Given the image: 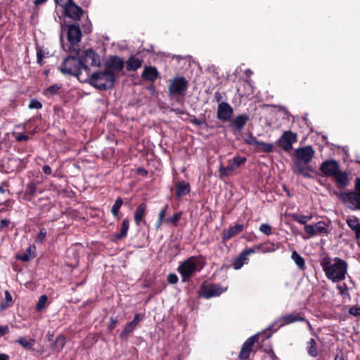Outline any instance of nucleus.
<instances>
[{
    "label": "nucleus",
    "instance_id": "6",
    "mask_svg": "<svg viewBox=\"0 0 360 360\" xmlns=\"http://www.w3.org/2000/svg\"><path fill=\"white\" fill-rule=\"evenodd\" d=\"M59 70L63 75L78 77L82 70V63L76 57L69 56L64 60Z\"/></svg>",
    "mask_w": 360,
    "mask_h": 360
},
{
    "label": "nucleus",
    "instance_id": "57",
    "mask_svg": "<svg viewBox=\"0 0 360 360\" xmlns=\"http://www.w3.org/2000/svg\"><path fill=\"white\" fill-rule=\"evenodd\" d=\"M248 143L250 145H254L257 147L259 146V143H260V141H257L255 137H251L250 139L248 141Z\"/></svg>",
    "mask_w": 360,
    "mask_h": 360
},
{
    "label": "nucleus",
    "instance_id": "7",
    "mask_svg": "<svg viewBox=\"0 0 360 360\" xmlns=\"http://www.w3.org/2000/svg\"><path fill=\"white\" fill-rule=\"evenodd\" d=\"M226 287H222L219 284L209 283L202 285L200 288V295L207 299L219 296L226 291Z\"/></svg>",
    "mask_w": 360,
    "mask_h": 360
},
{
    "label": "nucleus",
    "instance_id": "36",
    "mask_svg": "<svg viewBox=\"0 0 360 360\" xmlns=\"http://www.w3.org/2000/svg\"><path fill=\"white\" fill-rule=\"evenodd\" d=\"M247 261L248 258L241 252L240 255L233 260L232 265L235 269L238 270L240 269Z\"/></svg>",
    "mask_w": 360,
    "mask_h": 360
},
{
    "label": "nucleus",
    "instance_id": "62",
    "mask_svg": "<svg viewBox=\"0 0 360 360\" xmlns=\"http://www.w3.org/2000/svg\"><path fill=\"white\" fill-rule=\"evenodd\" d=\"M214 98L217 102H219L222 98V96L219 92H216L214 94Z\"/></svg>",
    "mask_w": 360,
    "mask_h": 360
},
{
    "label": "nucleus",
    "instance_id": "31",
    "mask_svg": "<svg viewBox=\"0 0 360 360\" xmlns=\"http://www.w3.org/2000/svg\"><path fill=\"white\" fill-rule=\"evenodd\" d=\"M291 259L294 261L299 269L304 270L306 268L304 259L300 255L297 251H292Z\"/></svg>",
    "mask_w": 360,
    "mask_h": 360
},
{
    "label": "nucleus",
    "instance_id": "51",
    "mask_svg": "<svg viewBox=\"0 0 360 360\" xmlns=\"http://www.w3.org/2000/svg\"><path fill=\"white\" fill-rule=\"evenodd\" d=\"M72 1V0H55L56 6L61 7L62 8Z\"/></svg>",
    "mask_w": 360,
    "mask_h": 360
},
{
    "label": "nucleus",
    "instance_id": "38",
    "mask_svg": "<svg viewBox=\"0 0 360 360\" xmlns=\"http://www.w3.org/2000/svg\"><path fill=\"white\" fill-rule=\"evenodd\" d=\"M181 215H182L181 212H176L172 217L165 219V223L167 226H174L176 224L178 221L180 219V218L181 217Z\"/></svg>",
    "mask_w": 360,
    "mask_h": 360
},
{
    "label": "nucleus",
    "instance_id": "29",
    "mask_svg": "<svg viewBox=\"0 0 360 360\" xmlns=\"http://www.w3.org/2000/svg\"><path fill=\"white\" fill-rule=\"evenodd\" d=\"M142 65V60L133 56L129 58L127 62V69L129 71L136 70L141 68Z\"/></svg>",
    "mask_w": 360,
    "mask_h": 360
},
{
    "label": "nucleus",
    "instance_id": "11",
    "mask_svg": "<svg viewBox=\"0 0 360 360\" xmlns=\"http://www.w3.org/2000/svg\"><path fill=\"white\" fill-rule=\"evenodd\" d=\"M297 140V136L291 131H285L278 140V143L284 150L288 151L292 148V144Z\"/></svg>",
    "mask_w": 360,
    "mask_h": 360
},
{
    "label": "nucleus",
    "instance_id": "10",
    "mask_svg": "<svg viewBox=\"0 0 360 360\" xmlns=\"http://www.w3.org/2000/svg\"><path fill=\"white\" fill-rule=\"evenodd\" d=\"M305 232L309 235V238L319 234H326L328 233V225L323 221H318L314 224H305Z\"/></svg>",
    "mask_w": 360,
    "mask_h": 360
},
{
    "label": "nucleus",
    "instance_id": "5",
    "mask_svg": "<svg viewBox=\"0 0 360 360\" xmlns=\"http://www.w3.org/2000/svg\"><path fill=\"white\" fill-rule=\"evenodd\" d=\"M115 76L108 72L105 69L92 74L90 77V84L100 90L112 88L115 82Z\"/></svg>",
    "mask_w": 360,
    "mask_h": 360
},
{
    "label": "nucleus",
    "instance_id": "47",
    "mask_svg": "<svg viewBox=\"0 0 360 360\" xmlns=\"http://www.w3.org/2000/svg\"><path fill=\"white\" fill-rule=\"evenodd\" d=\"M259 252V245H255L252 248L244 250L242 252L245 255V257L248 258V256L250 254L255 253Z\"/></svg>",
    "mask_w": 360,
    "mask_h": 360
},
{
    "label": "nucleus",
    "instance_id": "34",
    "mask_svg": "<svg viewBox=\"0 0 360 360\" xmlns=\"http://www.w3.org/2000/svg\"><path fill=\"white\" fill-rule=\"evenodd\" d=\"M291 218L295 221L305 226V224H307V221H310L312 219V215H301L292 214H291Z\"/></svg>",
    "mask_w": 360,
    "mask_h": 360
},
{
    "label": "nucleus",
    "instance_id": "12",
    "mask_svg": "<svg viewBox=\"0 0 360 360\" xmlns=\"http://www.w3.org/2000/svg\"><path fill=\"white\" fill-rule=\"evenodd\" d=\"M124 68V61L117 56L111 57L105 63V70L112 73L117 78V73L120 72Z\"/></svg>",
    "mask_w": 360,
    "mask_h": 360
},
{
    "label": "nucleus",
    "instance_id": "39",
    "mask_svg": "<svg viewBox=\"0 0 360 360\" xmlns=\"http://www.w3.org/2000/svg\"><path fill=\"white\" fill-rule=\"evenodd\" d=\"M61 89L60 84H53L49 86L44 92V94L46 96H53L58 93L59 90Z\"/></svg>",
    "mask_w": 360,
    "mask_h": 360
},
{
    "label": "nucleus",
    "instance_id": "4",
    "mask_svg": "<svg viewBox=\"0 0 360 360\" xmlns=\"http://www.w3.org/2000/svg\"><path fill=\"white\" fill-rule=\"evenodd\" d=\"M350 209L360 210V178L356 179L354 192H334Z\"/></svg>",
    "mask_w": 360,
    "mask_h": 360
},
{
    "label": "nucleus",
    "instance_id": "21",
    "mask_svg": "<svg viewBox=\"0 0 360 360\" xmlns=\"http://www.w3.org/2000/svg\"><path fill=\"white\" fill-rule=\"evenodd\" d=\"M333 177L340 188H345L349 184V174L346 172L339 169Z\"/></svg>",
    "mask_w": 360,
    "mask_h": 360
},
{
    "label": "nucleus",
    "instance_id": "41",
    "mask_svg": "<svg viewBox=\"0 0 360 360\" xmlns=\"http://www.w3.org/2000/svg\"><path fill=\"white\" fill-rule=\"evenodd\" d=\"M122 204H123L122 199L121 198H118L115 200V202L113 205V206L112 207L111 212H112V215L117 219H119L118 213H119V210H120V207H122Z\"/></svg>",
    "mask_w": 360,
    "mask_h": 360
},
{
    "label": "nucleus",
    "instance_id": "16",
    "mask_svg": "<svg viewBox=\"0 0 360 360\" xmlns=\"http://www.w3.org/2000/svg\"><path fill=\"white\" fill-rule=\"evenodd\" d=\"M296 321H306L309 327L311 324L309 321L306 320L304 317L300 316L299 314H290L282 316L278 320H277L272 326L279 323V327L290 324Z\"/></svg>",
    "mask_w": 360,
    "mask_h": 360
},
{
    "label": "nucleus",
    "instance_id": "45",
    "mask_svg": "<svg viewBox=\"0 0 360 360\" xmlns=\"http://www.w3.org/2000/svg\"><path fill=\"white\" fill-rule=\"evenodd\" d=\"M47 54H48V53H46L42 49H37V63L41 65L43 59L45 57H46Z\"/></svg>",
    "mask_w": 360,
    "mask_h": 360
},
{
    "label": "nucleus",
    "instance_id": "63",
    "mask_svg": "<svg viewBox=\"0 0 360 360\" xmlns=\"http://www.w3.org/2000/svg\"><path fill=\"white\" fill-rule=\"evenodd\" d=\"M46 338H47V340L49 341V342H53V333H51V332H49L46 335Z\"/></svg>",
    "mask_w": 360,
    "mask_h": 360
},
{
    "label": "nucleus",
    "instance_id": "19",
    "mask_svg": "<svg viewBox=\"0 0 360 360\" xmlns=\"http://www.w3.org/2000/svg\"><path fill=\"white\" fill-rule=\"evenodd\" d=\"M81 37L82 31L79 27L75 24L70 25L68 32V41L72 44H77L80 41Z\"/></svg>",
    "mask_w": 360,
    "mask_h": 360
},
{
    "label": "nucleus",
    "instance_id": "26",
    "mask_svg": "<svg viewBox=\"0 0 360 360\" xmlns=\"http://www.w3.org/2000/svg\"><path fill=\"white\" fill-rule=\"evenodd\" d=\"M65 345V338L63 335L58 336L51 344V348L53 352L59 353Z\"/></svg>",
    "mask_w": 360,
    "mask_h": 360
},
{
    "label": "nucleus",
    "instance_id": "22",
    "mask_svg": "<svg viewBox=\"0 0 360 360\" xmlns=\"http://www.w3.org/2000/svg\"><path fill=\"white\" fill-rule=\"evenodd\" d=\"M244 229V226L243 224H237L233 226H230L228 229L224 230L222 232V239L224 241H226L231 239L232 237L236 236V234L242 232Z\"/></svg>",
    "mask_w": 360,
    "mask_h": 360
},
{
    "label": "nucleus",
    "instance_id": "20",
    "mask_svg": "<svg viewBox=\"0 0 360 360\" xmlns=\"http://www.w3.org/2000/svg\"><path fill=\"white\" fill-rule=\"evenodd\" d=\"M248 120L249 117L245 114L238 115L232 120L230 124V127L232 128L234 132H240Z\"/></svg>",
    "mask_w": 360,
    "mask_h": 360
},
{
    "label": "nucleus",
    "instance_id": "40",
    "mask_svg": "<svg viewBox=\"0 0 360 360\" xmlns=\"http://www.w3.org/2000/svg\"><path fill=\"white\" fill-rule=\"evenodd\" d=\"M258 150L264 153H271L274 150V146L273 143H264L260 141L259 146L257 147Z\"/></svg>",
    "mask_w": 360,
    "mask_h": 360
},
{
    "label": "nucleus",
    "instance_id": "42",
    "mask_svg": "<svg viewBox=\"0 0 360 360\" xmlns=\"http://www.w3.org/2000/svg\"><path fill=\"white\" fill-rule=\"evenodd\" d=\"M259 230L266 236H270L272 233V228L268 224H262L259 228Z\"/></svg>",
    "mask_w": 360,
    "mask_h": 360
},
{
    "label": "nucleus",
    "instance_id": "35",
    "mask_svg": "<svg viewBox=\"0 0 360 360\" xmlns=\"http://www.w3.org/2000/svg\"><path fill=\"white\" fill-rule=\"evenodd\" d=\"M167 208H168V205H166L160 210V211L158 214V219L155 224L156 230H159L161 228L163 223H165V217Z\"/></svg>",
    "mask_w": 360,
    "mask_h": 360
},
{
    "label": "nucleus",
    "instance_id": "17",
    "mask_svg": "<svg viewBox=\"0 0 360 360\" xmlns=\"http://www.w3.org/2000/svg\"><path fill=\"white\" fill-rule=\"evenodd\" d=\"M258 334L249 338L243 345L239 353V358L241 360H246L249 358L250 352L252 351V347L258 338Z\"/></svg>",
    "mask_w": 360,
    "mask_h": 360
},
{
    "label": "nucleus",
    "instance_id": "27",
    "mask_svg": "<svg viewBox=\"0 0 360 360\" xmlns=\"http://www.w3.org/2000/svg\"><path fill=\"white\" fill-rule=\"evenodd\" d=\"M35 250L34 245H30L25 252L22 255H18L17 258L23 262H28L35 257Z\"/></svg>",
    "mask_w": 360,
    "mask_h": 360
},
{
    "label": "nucleus",
    "instance_id": "33",
    "mask_svg": "<svg viewBox=\"0 0 360 360\" xmlns=\"http://www.w3.org/2000/svg\"><path fill=\"white\" fill-rule=\"evenodd\" d=\"M307 352L311 356L316 357L318 356L316 342L314 338H311L307 342Z\"/></svg>",
    "mask_w": 360,
    "mask_h": 360
},
{
    "label": "nucleus",
    "instance_id": "46",
    "mask_svg": "<svg viewBox=\"0 0 360 360\" xmlns=\"http://www.w3.org/2000/svg\"><path fill=\"white\" fill-rule=\"evenodd\" d=\"M46 236V231L44 228H42L40 230L39 234L37 235V236L36 238V242L42 243L44 242Z\"/></svg>",
    "mask_w": 360,
    "mask_h": 360
},
{
    "label": "nucleus",
    "instance_id": "50",
    "mask_svg": "<svg viewBox=\"0 0 360 360\" xmlns=\"http://www.w3.org/2000/svg\"><path fill=\"white\" fill-rule=\"evenodd\" d=\"M46 301H47V296L46 295H41L39 299V301L37 302V309L41 310L42 309L46 303Z\"/></svg>",
    "mask_w": 360,
    "mask_h": 360
},
{
    "label": "nucleus",
    "instance_id": "44",
    "mask_svg": "<svg viewBox=\"0 0 360 360\" xmlns=\"http://www.w3.org/2000/svg\"><path fill=\"white\" fill-rule=\"evenodd\" d=\"M136 326H135L131 321L129 323L126 327L124 328V330L121 333L120 335L121 337H124L128 333L132 332L135 328Z\"/></svg>",
    "mask_w": 360,
    "mask_h": 360
},
{
    "label": "nucleus",
    "instance_id": "64",
    "mask_svg": "<svg viewBox=\"0 0 360 360\" xmlns=\"http://www.w3.org/2000/svg\"><path fill=\"white\" fill-rule=\"evenodd\" d=\"M334 360H345L342 354H337Z\"/></svg>",
    "mask_w": 360,
    "mask_h": 360
},
{
    "label": "nucleus",
    "instance_id": "14",
    "mask_svg": "<svg viewBox=\"0 0 360 360\" xmlns=\"http://www.w3.org/2000/svg\"><path fill=\"white\" fill-rule=\"evenodd\" d=\"M63 15L73 20H79L83 13L82 9L73 1L63 8Z\"/></svg>",
    "mask_w": 360,
    "mask_h": 360
},
{
    "label": "nucleus",
    "instance_id": "2",
    "mask_svg": "<svg viewBox=\"0 0 360 360\" xmlns=\"http://www.w3.org/2000/svg\"><path fill=\"white\" fill-rule=\"evenodd\" d=\"M315 151L311 146L298 148L295 150V160L292 166L293 172L304 177H311L312 169L307 165L314 156Z\"/></svg>",
    "mask_w": 360,
    "mask_h": 360
},
{
    "label": "nucleus",
    "instance_id": "60",
    "mask_svg": "<svg viewBox=\"0 0 360 360\" xmlns=\"http://www.w3.org/2000/svg\"><path fill=\"white\" fill-rule=\"evenodd\" d=\"M46 1L47 0H34V4L35 6H39L41 4L46 3Z\"/></svg>",
    "mask_w": 360,
    "mask_h": 360
},
{
    "label": "nucleus",
    "instance_id": "23",
    "mask_svg": "<svg viewBox=\"0 0 360 360\" xmlns=\"http://www.w3.org/2000/svg\"><path fill=\"white\" fill-rule=\"evenodd\" d=\"M346 222L348 226L355 233L356 239H360V219L352 216L349 217Z\"/></svg>",
    "mask_w": 360,
    "mask_h": 360
},
{
    "label": "nucleus",
    "instance_id": "32",
    "mask_svg": "<svg viewBox=\"0 0 360 360\" xmlns=\"http://www.w3.org/2000/svg\"><path fill=\"white\" fill-rule=\"evenodd\" d=\"M129 227V221L128 219H124L122 223L121 231L120 233L116 234L115 238L116 240H120L123 238H125L127 235V232Z\"/></svg>",
    "mask_w": 360,
    "mask_h": 360
},
{
    "label": "nucleus",
    "instance_id": "28",
    "mask_svg": "<svg viewBox=\"0 0 360 360\" xmlns=\"http://www.w3.org/2000/svg\"><path fill=\"white\" fill-rule=\"evenodd\" d=\"M191 188L188 183L186 181H179L176 184V195L181 197L190 193Z\"/></svg>",
    "mask_w": 360,
    "mask_h": 360
},
{
    "label": "nucleus",
    "instance_id": "18",
    "mask_svg": "<svg viewBox=\"0 0 360 360\" xmlns=\"http://www.w3.org/2000/svg\"><path fill=\"white\" fill-rule=\"evenodd\" d=\"M320 170L324 176H333L339 170V165L334 160H326L321 165Z\"/></svg>",
    "mask_w": 360,
    "mask_h": 360
},
{
    "label": "nucleus",
    "instance_id": "3",
    "mask_svg": "<svg viewBox=\"0 0 360 360\" xmlns=\"http://www.w3.org/2000/svg\"><path fill=\"white\" fill-rule=\"evenodd\" d=\"M205 266L203 258L200 256H192L180 263L177 271L180 274L182 281H188L193 275L200 272Z\"/></svg>",
    "mask_w": 360,
    "mask_h": 360
},
{
    "label": "nucleus",
    "instance_id": "13",
    "mask_svg": "<svg viewBox=\"0 0 360 360\" xmlns=\"http://www.w3.org/2000/svg\"><path fill=\"white\" fill-rule=\"evenodd\" d=\"M188 82L184 77L174 78L169 87V92L172 94L184 95L187 90Z\"/></svg>",
    "mask_w": 360,
    "mask_h": 360
},
{
    "label": "nucleus",
    "instance_id": "59",
    "mask_svg": "<svg viewBox=\"0 0 360 360\" xmlns=\"http://www.w3.org/2000/svg\"><path fill=\"white\" fill-rule=\"evenodd\" d=\"M8 332V326H0V333L4 335Z\"/></svg>",
    "mask_w": 360,
    "mask_h": 360
},
{
    "label": "nucleus",
    "instance_id": "52",
    "mask_svg": "<svg viewBox=\"0 0 360 360\" xmlns=\"http://www.w3.org/2000/svg\"><path fill=\"white\" fill-rule=\"evenodd\" d=\"M349 314L354 316H360V308L357 307H352L349 309Z\"/></svg>",
    "mask_w": 360,
    "mask_h": 360
},
{
    "label": "nucleus",
    "instance_id": "25",
    "mask_svg": "<svg viewBox=\"0 0 360 360\" xmlns=\"http://www.w3.org/2000/svg\"><path fill=\"white\" fill-rule=\"evenodd\" d=\"M146 211V205L145 203L141 204L135 211L134 221L137 226H140L141 223L143 221L144 216Z\"/></svg>",
    "mask_w": 360,
    "mask_h": 360
},
{
    "label": "nucleus",
    "instance_id": "53",
    "mask_svg": "<svg viewBox=\"0 0 360 360\" xmlns=\"http://www.w3.org/2000/svg\"><path fill=\"white\" fill-rule=\"evenodd\" d=\"M178 276L174 274H169L167 276V281L170 284H175L178 282Z\"/></svg>",
    "mask_w": 360,
    "mask_h": 360
},
{
    "label": "nucleus",
    "instance_id": "9",
    "mask_svg": "<svg viewBox=\"0 0 360 360\" xmlns=\"http://www.w3.org/2000/svg\"><path fill=\"white\" fill-rule=\"evenodd\" d=\"M246 161V158L242 156H235L233 159L228 161V165L224 167L221 165L219 172L221 176H229L233 171L237 169L242 164Z\"/></svg>",
    "mask_w": 360,
    "mask_h": 360
},
{
    "label": "nucleus",
    "instance_id": "8",
    "mask_svg": "<svg viewBox=\"0 0 360 360\" xmlns=\"http://www.w3.org/2000/svg\"><path fill=\"white\" fill-rule=\"evenodd\" d=\"M82 70L88 71L89 67H97L100 65L98 55L92 49L86 50L82 56Z\"/></svg>",
    "mask_w": 360,
    "mask_h": 360
},
{
    "label": "nucleus",
    "instance_id": "58",
    "mask_svg": "<svg viewBox=\"0 0 360 360\" xmlns=\"http://www.w3.org/2000/svg\"><path fill=\"white\" fill-rule=\"evenodd\" d=\"M42 170L46 174H51V169L49 165H44Z\"/></svg>",
    "mask_w": 360,
    "mask_h": 360
},
{
    "label": "nucleus",
    "instance_id": "56",
    "mask_svg": "<svg viewBox=\"0 0 360 360\" xmlns=\"http://www.w3.org/2000/svg\"><path fill=\"white\" fill-rule=\"evenodd\" d=\"M15 139L18 141H27L29 139L28 136L24 135L22 134H18L15 136Z\"/></svg>",
    "mask_w": 360,
    "mask_h": 360
},
{
    "label": "nucleus",
    "instance_id": "37",
    "mask_svg": "<svg viewBox=\"0 0 360 360\" xmlns=\"http://www.w3.org/2000/svg\"><path fill=\"white\" fill-rule=\"evenodd\" d=\"M15 342L18 343L26 349H31L35 343V340L34 339L27 340L24 338L20 337L15 340Z\"/></svg>",
    "mask_w": 360,
    "mask_h": 360
},
{
    "label": "nucleus",
    "instance_id": "61",
    "mask_svg": "<svg viewBox=\"0 0 360 360\" xmlns=\"http://www.w3.org/2000/svg\"><path fill=\"white\" fill-rule=\"evenodd\" d=\"M0 360H9V356L6 354L0 353Z\"/></svg>",
    "mask_w": 360,
    "mask_h": 360
},
{
    "label": "nucleus",
    "instance_id": "1",
    "mask_svg": "<svg viewBox=\"0 0 360 360\" xmlns=\"http://www.w3.org/2000/svg\"><path fill=\"white\" fill-rule=\"evenodd\" d=\"M320 264L327 278L333 283L345 279L347 273V264L345 260L339 257L332 259L328 256H325L321 259Z\"/></svg>",
    "mask_w": 360,
    "mask_h": 360
},
{
    "label": "nucleus",
    "instance_id": "24",
    "mask_svg": "<svg viewBox=\"0 0 360 360\" xmlns=\"http://www.w3.org/2000/svg\"><path fill=\"white\" fill-rule=\"evenodd\" d=\"M142 77L144 79L154 82L158 77V70L154 67H146L143 73Z\"/></svg>",
    "mask_w": 360,
    "mask_h": 360
},
{
    "label": "nucleus",
    "instance_id": "48",
    "mask_svg": "<svg viewBox=\"0 0 360 360\" xmlns=\"http://www.w3.org/2000/svg\"><path fill=\"white\" fill-rule=\"evenodd\" d=\"M36 192V185L34 182H30L27 186V194L33 196Z\"/></svg>",
    "mask_w": 360,
    "mask_h": 360
},
{
    "label": "nucleus",
    "instance_id": "54",
    "mask_svg": "<svg viewBox=\"0 0 360 360\" xmlns=\"http://www.w3.org/2000/svg\"><path fill=\"white\" fill-rule=\"evenodd\" d=\"M143 318V315L142 314H137L135 315L134 319L132 320V323L137 326L139 321H141Z\"/></svg>",
    "mask_w": 360,
    "mask_h": 360
},
{
    "label": "nucleus",
    "instance_id": "49",
    "mask_svg": "<svg viewBox=\"0 0 360 360\" xmlns=\"http://www.w3.org/2000/svg\"><path fill=\"white\" fill-rule=\"evenodd\" d=\"M29 108L30 109H41L42 108V104L36 99H32L29 104Z\"/></svg>",
    "mask_w": 360,
    "mask_h": 360
},
{
    "label": "nucleus",
    "instance_id": "55",
    "mask_svg": "<svg viewBox=\"0 0 360 360\" xmlns=\"http://www.w3.org/2000/svg\"><path fill=\"white\" fill-rule=\"evenodd\" d=\"M10 223H11V221L9 219H1L0 221V228L1 229L6 228L9 226Z\"/></svg>",
    "mask_w": 360,
    "mask_h": 360
},
{
    "label": "nucleus",
    "instance_id": "15",
    "mask_svg": "<svg viewBox=\"0 0 360 360\" xmlns=\"http://www.w3.org/2000/svg\"><path fill=\"white\" fill-rule=\"evenodd\" d=\"M233 115L232 107L226 102H221L217 107V117L219 120L227 122Z\"/></svg>",
    "mask_w": 360,
    "mask_h": 360
},
{
    "label": "nucleus",
    "instance_id": "30",
    "mask_svg": "<svg viewBox=\"0 0 360 360\" xmlns=\"http://www.w3.org/2000/svg\"><path fill=\"white\" fill-rule=\"evenodd\" d=\"M259 252L262 253H268L274 252L278 249V246L274 243L266 241L264 243L259 244Z\"/></svg>",
    "mask_w": 360,
    "mask_h": 360
},
{
    "label": "nucleus",
    "instance_id": "43",
    "mask_svg": "<svg viewBox=\"0 0 360 360\" xmlns=\"http://www.w3.org/2000/svg\"><path fill=\"white\" fill-rule=\"evenodd\" d=\"M12 302V297L8 291L5 292L4 301L1 304V308L4 309L10 305Z\"/></svg>",
    "mask_w": 360,
    "mask_h": 360
}]
</instances>
